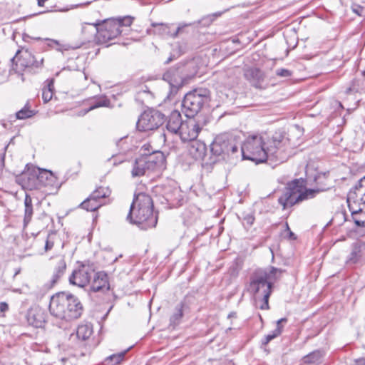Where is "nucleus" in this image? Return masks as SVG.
I'll list each match as a JSON object with an SVG mask.
<instances>
[{"label": "nucleus", "mask_w": 365, "mask_h": 365, "mask_svg": "<svg viewBox=\"0 0 365 365\" xmlns=\"http://www.w3.org/2000/svg\"><path fill=\"white\" fill-rule=\"evenodd\" d=\"M240 148L243 159L257 164L268 159L283 163L292 155L294 148L285 133L281 132L271 137L267 134L250 135Z\"/></svg>", "instance_id": "f257e3e1"}, {"label": "nucleus", "mask_w": 365, "mask_h": 365, "mask_svg": "<svg viewBox=\"0 0 365 365\" xmlns=\"http://www.w3.org/2000/svg\"><path fill=\"white\" fill-rule=\"evenodd\" d=\"M326 180V173H318L313 179L317 187L305 189L304 181L301 179H296L288 184L283 194L279 197L278 202L283 209H286L304 200L313 198L317 193L328 189Z\"/></svg>", "instance_id": "f03ea898"}, {"label": "nucleus", "mask_w": 365, "mask_h": 365, "mask_svg": "<svg viewBox=\"0 0 365 365\" xmlns=\"http://www.w3.org/2000/svg\"><path fill=\"white\" fill-rule=\"evenodd\" d=\"M153 202L150 195L143 192L135 195L127 215V220L140 225L144 230L155 227L158 217L153 215Z\"/></svg>", "instance_id": "7ed1b4c3"}, {"label": "nucleus", "mask_w": 365, "mask_h": 365, "mask_svg": "<svg viewBox=\"0 0 365 365\" xmlns=\"http://www.w3.org/2000/svg\"><path fill=\"white\" fill-rule=\"evenodd\" d=\"M49 311L58 319L71 321L81 317L83 307L76 296L66 292H58L51 297Z\"/></svg>", "instance_id": "20e7f679"}, {"label": "nucleus", "mask_w": 365, "mask_h": 365, "mask_svg": "<svg viewBox=\"0 0 365 365\" xmlns=\"http://www.w3.org/2000/svg\"><path fill=\"white\" fill-rule=\"evenodd\" d=\"M133 17L125 16L105 20L101 25L96 26L98 40L107 43L118 37L123 31V28L129 27L133 21Z\"/></svg>", "instance_id": "39448f33"}, {"label": "nucleus", "mask_w": 365, "mask_h": 365, "mask_svg": "<svg viewBox=\"0 0 365 365\" xmlns=\"http://www.w3.org/2000/svg\"><path fill=\"white\" fill-rule=\"evenodd\" d=\"M210 91L204 88H195L186 93L182 106L186 117H194L210 101Z\"/></svg>", "instance_id": "423d86ee"}, {"label": "nucleus", "mask_w": 365, "mask_h": 365, "mask_svg": "<svg viewBox=\"0 0 365 365\" xmlns=\"http://www.w3.org/2000/svg\"><path fill=\"white\" fill-rule=\"evenodd\" d=\"M265 274L256 270L250 277L248 287L249 292L253 295L255 301H262L259 307L261 309H269V298L272 293V287L269 282L265 281Z\"/></svg>", "instance_id": "0eeeda50"}, {"label": "nucleus", "mask_w": 365, "mask_h": 365, "mask_svg": "<svg viewBox=\"0 0 365 365\" xmlns=\"http://www.w3.org/2000/svg\"><path fill=\"white\" fill-rule=\"evenodd\" d=\"M163 161V155L162 153L145 155L137 158L135 160L131 170L132 177H141L144 175L147 171L155 170Z\"/></svg>", "instance_id": "6e6552de"}, {"label": "nucleus", "mask_w": 365, "mask_h": 365, "mask_svg": "<svg viewBox=\"0 0 365 365\" xmlns=\"http://www.w3.org/2000/svg\"><path fill=\"white\" fill-rule=\"evenodd\" d=\"M184 70V66L172 68L163 74V80L168 82L170 86L168 98H173L188 79L189 76L183 74Z\"/></svg>", "instance_id": "1a4fd4ad"}, {"label": "nucleus", "mask_w": 365, "mask_h": 365, "mask_svg": "<svg viewBox=\"0 0 365 365\" xmlns=\"http://www.w3.org/2000/svg\"><path fill=\"white\" fill-rule=\"evenodd\" d=\"M165 115L156 110L144 111L139 117L136 126L140 131H149L157 129L164 122Z\"/></svg>", "instance_id": "9d476101"}, {"label": "nucleus", "mask_w": 365, "mask_h": 365, "mask_svg": "<svg viewBox=\"0 0 365 365\" xmlns=\"http://www.w3.org/2000/svg\"><path fill=\"white\" fill-rule=\"evenodd\" d=\"M93 332V326L91 324L78 325L76 329V336L78 339L77 346L80 350L74 354L76 357L84 356L90 353V341Z\"/></svg>", "instance_id": "9b49d317"}, {"label": "nucleus", "mask_w": 365, "mask_h": 365, "mask_svg": "<svg viewBox=\"0 0 365 365\" xmlns=\"http://www.w3.org/2000/svg\"><path fill=\"white\" fill-rule=\"evenodd\" d=\"M94 269L88 264H81L75 269L69 277V282L78 287L83 288L89 285L93 275Z\"/></svg>", "instance_id": "f8f14e48"}, {"label": "nucleus", "mask_w": 365, "mask_h": 365, "mask_svg": "<svg viewBox=\"0 0 365 365\" xmlns=\"http://www.w3.org/2000/svg\"><path fill=\"white\" fill-rule=\"evenodd\" d=\"M38 168L27 164L24 170L17 177L16 180L24 188L36 189L38 188Z\"/></svg>", "instance_id": "ddd939ff"}, {"label": "nucleus", "mask_w": 365, "mask_h": 365, "mask_svg": "<svg viewBox=\"0 0 365 365\" xmlns=\"http://www.w3.org/2000/svg\"><path fill=\"white\" fill-rule=\"evenodd\" d=\"M355 194H348L347 203L355 224L359 227H365V204L359 202Z\"/></svg>", "instance_id": "4468645a"}, {"label": "nucleus", "mask_w": 365, "mask_h": 365, "mask_svg": "<svg viewBox=\"0 0 365 365\" xmlns=\"http://www.w3.org/2000/svg\"><path fill=\"white\" fill-rule=\"evenodd\" d=\"M187 118L178 135L183 142L195 140L202 129L196 119L193 117Z\"/></svg>", "instance_id": "2eb2a0df"}, {"label": "nucleus", "mask_w": 365, "mask_h": 365, "mask_svg": "<svg viewBox=\"0 0 365 365\" xmlns=\"http://www.w3.org/2000/svg\"><path fill=\"white\" fill-rule=\"evenodd\" d=\"M365 259V242L357 241L351 246L350 253L346 257V264L347 265H354L362 264Z\"/></svg>", "instance_id": "dca6fc26"}, {"label": "nucleus", "mask_w": 365, "mask_h": 365, "mask_svg": "<svg viewBox=\"0 0 365 365\" xmlns=\"http://www.w3.org/2000/svg\"><path fill=\"white\" fill-rule=\"evenodd\" d=\"M90 290L93 292H105L110 289L108 277L104 272L94 271L91 282L89 283Z\"/></svg>", "instance_id": "f3484780"}, {"label": "nucleus", "mask_w": 365, "mask_h": 365, "mask_svg": "<svg viewBox=\"0 0 365 365\" xmlns=\"http://www.w3.org/2000/svg\"><path fill=\"white\" fill-rule=\"evenodd\" d=\"M152 25L155 28V34L160 35L163 37L175 38L178 36V34L182 31V29L187 26H190L191 24H180L174 31H172V25L170 24H153Z\"/></svg>", "instance_id": "a211bd4d"}, {"label": "nucleus", "mask_w": 365, "mask_h": 365, "mask_svg": "<svg viewBox=\"0 0 365 365\" xmlns=\"http://www.w3.org/2000/svg\"><path fill=\"white\" fill-rule=\"evenodd\" d=\"M184 121L182 119L181 113L178 110H175L172 111L168 118L166 124L167 131L178 135Z\"/></svg>", "instance_id": "6ab92c4d"}, {"label": "nucleus", "mask_w": 365, "mask_h": 365, "mask_svg": "<svg viewBox=\"0 0 365 365\" xmlns=\"http://www.w3.org/2000/svg\"><path fill=\"white\" fill-rule=\"evenodd\" d=\"M245 76L250 83L257 88H262L264 81V73L257 68H250L245 71Z\"/></svg>", "instance_id": "aec40b11"}, {"label": "nucleus", "mask_w": 365, "mask_h": 365, "mask_svg": "<svg viewBox=\"0 0 365 365\" xmlns=\"http://www.w3.org/2000/svg\"><path fill=\"white\" fill-rule=\"evenodd\" d=\"M41 187L58 188V182L56 177L49 170L39 169L38 188Z\"/></svg>", "instance_id": "412c9836"}, {"label": "nucleus", "mask_w": 365, "mask_h": 365, "mask_svg": "<svg viewBox=\"0 0 365 365\" xmlns=\"http://www.w3.org/2000/svg\"><path fill=\"white\" fill-rule=\"evenodd\" d=\"M164 198L171 207L180 206L183 201L182 194L178 187L168 188L164 193Z\"/></svg>", "instance_id": "4be33fe9"}, {"label": "nucleus", "mask_w": 365, "mask_h": 365, "mask_svg": "<svg viewBox=\"0 0 365 365\" xmlns=\"http://www.w3.org/2000/svg\"><path fill=\"white\" fill-rule=\"evenodd\" d=\"M230 135L222 134L215 138L211 145V151L215 155H224L226 150L227 143L229 140Z\"/></svg>", "instance_id": "5701e85b"}, {"label": "nucleus", "mask_w": 365, "mask_h": 365, "mask_svg": "<svg viewBox=\"0 0 365 365\" xmlns=\"http://www.w3.org/2000/svg\"><path fill=\"white\" fill-rule=\"evenodd\" d=\"M26 318L28 323L35 327H41L44 322L43 313L38 309H29Z\"/></svg>", "instance_id": "b1692460"}, {"label": "nucleus", "mask_w": 365, "mask_h": 365, "mask_svg": "<svg viewBox=\"0 0 365 365\" xmlns=\"http://www.w3.org/2000/svg\"><path fill=\"white\" fill-rule=\"evenodd\" d=\"M24 65L26 67H39L43 64V58L40 55H34L31 51H26L23 53Z\"/></svg>", "instance_id": "393cba45"}, {"label": "nucleus", "mask_w": 365, "mask_h": 365, "mask_svg": "<svg viewBox=\"0 0 365 365\" xmlns=\"http://www.w3.org/2000/svg\"><path fill=\"white\" fill-rule=\"evenodd\" d=\"M110 195V190L107 187H100L94 190L88 197H87L83 202V205H86L88 202L92 201L103 202V200L108 197Z\"/></svg>", "instance_id": "a878e982"}, {"label": "nucleus", "mask_w": 365, "mask_h": 365, "mask_svg": "<svg viewBox=\"0 0 365 365\" xmlns=\"http://www.w3.org/2000/svg\"><path fill=\"white\" fill-rule=\"evenodd\" d=\"M189 147V153L195 160L202 159L206 152V146L204 143L199 141H194Z\"/></svg>", "instance_id": "bb28decb"}, {"label": "nucleus", "mask_w": 365, "mask_h": 365, "mask_svg": "<svg viewBox=\"0 0 365 365\" xmlns=\"http://www.w3.org/2000/svg\"><path fill=\"white\" fill-rule=\"evenodd\" d=\"M24 207V227H26L31 222L34 214L32 198L27 193L25 195Z\"/></svg>", "instance_id": "cd10ccee"}, {"label": "nucleus", "mask_w": 365, "mask_h": 365, "mask_svg": "<svg viewBox=\"0 0 365 365\" xmlns=\"http://www.w3.org/2000/svg\"><path fill=\"white\" fill-rule=\"evenodd\" d=\"M66 269V264L63 259L60 258L56 267H54L53 275L51 277V285L55 284L59 279L64 274Z\"/></svg>", "instance_id": "c85d7f7f"}, {"label": "nucleus", "mask_w": 365, "mask_h": 365, "mask_svg": "<svg viewBox=\"0 0 365 365\" xmlns=\"http://www.w3.org/2000/svg\"><path fill=\"white\" fill-rule=\"evenodd\" d=\"M348 194H355L359 198V202L365 204V177L359 180Z\"/></svg>", "instance_id": "c756f323"}, {"label": "nucleus", "mask_w": 365, "mask_h": 365, "mask_svg": "<svg viewBox=\"0 0 365 365\" xmlns=\"http://www.w3.org/2000/svg\"><path fill=\"white\" fill-rule=\"evenodd\" d=\"M257 272H261L265 274V281L270 283V286L272 287V284L274 282H276L282 272L280 269H277L274 267H270L269 270L267 269H258Z\"/></svg>", "instance_id": "7c9ffc66"}, {"label": "nucleus", "mask_w": 365, "mask_h": 365, "mask_svg": "<svg viewBox=\"0 0 365 365\" xmlns=\"http://www.w3.org/2000/svg\"><path fill=\"white\" fill-rule=\"evenodd\" d=\"M323 356L324 354L321 351L316 350L305 356L303 358V361L304 364L317 365L322 362Z\"/></svg>", "instance_id": "2f4dec72"}, {"label": "nucleus", "mask_w": 365, "mask_h": 365, "mask_svg": "<svg viewBox=\"0 0 365 365\" xmlns=\"http://www.w3.org/2000/svg\"><path fill=\"white\" fill-rule=\"evenodd\" d=\"M93 101V104L85 110L84 114L99 107H108L110 103V101L104 96L96 98Z\"/></svg>", "instance_id": "473e14b6"}, {"label": "nucleus", "mask_w": 365, "mask_h": 365, "mask_svg": "<svg viewBox=\"0 0 365 365\" xmlns=\"http://www.w3.org/2000/svg\"><path fill=\"white\" fill-rule=\"evenodd\" d=\"M127 351H123L117 354H112L109 356H108L105 362L106 365H117L121 363L125 358V355L126 354Z\"/></svg>", "instance_id": "72a5a7b5"}, {"label": "nucleus", "mask_w": 365, "mask_h": 365, "mask_svg": "<svg viewBox=\"0 0 365 365\" xmlns=\"http://www.w3.org/2000/svg\"><path fill=\"white\" fill-rule=\"evenodd\" d=\"M53 81L51 80L48 85L42 89V98L44 103L48 102L53 97Z\"/></svg>", "instance_id": "f704fd0d"}, {"label": "nucleus", "mask_w": 365, "mask_h": 365, "mask_svg": "<svg viewBox=\"0 0 365 365\" xmlns=\"http://www.w3.org/2000/svg\"><path fill=\"white\" fill-rule=\"evenodd\" d=\"M35 115V111L30 109L28 105H26L23 108L19 110L16 115L18 119H26Z\"/></svg>", "instance_id": "c9c22d12"}, {"label": "nucleus", "mask_w": 365, "mask_h": 365, "mask_svg": "<svg viewBox=\"0 0 365 365\" xmlns=\"http://www.w3.org/2000/svg\"><path fill=\"white\" fill-rule=\"evenodd\" d=\"M182 304H179L175 307V312L170 317V322L173 325L178 324L183 316Z\"/></svg>", "instance_id": "e433bc0d"}, {"label": "nucleus", "mask_w": 365, "mask_h": 365, "mask_svg": "<svg viewBox=\"0 0 365 365\" xmlns=\"http://www.w3.org/2000/svg\"><path fill=\"white\" fill-rule=\"evenodd\" d=\"M282 326H277L274 330L264 336V339L262 340V344L266 345L270 341L279 336L282 331Z\"/></svg>", "instance_id": "4c0bfd02"}, {"label": "nucleus", "mask_w": 365, "mask_h": 365, "mask_svg": "<svg viewBox=\"0 0 365 365\" xmlns=\"http://www.w3.org/2000/svg\"><path fill=\"white\" fill-rule=\"evenodd\" d=\"M103 205V202H98V201H92L91 202H88L86 205H83V202L80 205V206L86 210L87 211H96L98 210L100 207H101Z\"/></svg>", "instance_id": "58836bf2"}, {"label": "nucleus", "mask_w": 365, "mask_h": 365, "mask_svg": "<svg viewBox=\"0 0 365 365\" xmlns=\"http://www.w3.org/2000/svg\"><path fill=\"white\" fill-rule=\"evenodd\" d=\"M359 81H358V80L353 81L351 83V85L346 89V93L350 94V93L359 92Z\"/></svg>", "instance_id": "ea45409f"}, {"label": "nucleus", "mask_w": 365, "mask_h": 365, "mask_svg": "<svg viewBox=\"0 0 365 365\" xmlns=\"http://www.w3.org/2000/svg\"><path fill=\"white\" fill-rule=\"evenodd\" d=\"M276 75L280 77H289L292 71L286 68H278L276 70Z\"/></svg>", "instance_id": "a19ab883"}, {"label": "nucleus", "mask_w": 365, "mask_h": 365, "mask_svg": "<svg viewBox=\"0 0 365 365\" xmlns=\"http://www.w3.org/2000/svg\"><path fill=\"white\" fill-rule=\"evenodd\" d=\"M53 245H54L53 241H52L50 239V237H48L46 240V242H45V246H44L45 251L46 252L50 251L53 248Z\"/></svg>", "instance_id": "79ce46f5"}, {"label": "nucleus", "mask_w": 365, "mask_h": 365, "mask_svg": "<svg viewBox=\"0 0 365 365\" xmlns=\"http://www.w3.org/2000/svg\"><path fill=\"white\" fill-rule=\"evenodd\" d=\"M234 142V138H232L231 136H230L229 138V140L227 143V148H226V150H225V153L224 155H230V150H231V146L232 145Z\"/></svg>", "instance_id": "37998d69"}, {"label": "nucleus", "mask_w": 365, "mask_h": 365, "mask_svg": "<svg viewBox=\"0 0 365 365\" xmlns=\"http://www.w3.org/2000/svg\"><path fill=\"white\" fill-rule=\"evenodd\" d=\"M8 309L9 305L6 302H0V316H3Z\"/></svg>", "instance_id": "c03bdc74"}, {"label": "nucleus", "mask_w": 365, "mask_h": 365, "mask_svg": "<svg viewBox=\"0 0 365 365\" xmlns=\"http://www.w3.org/2000/svg\"><path fill=\"white\" fill-rule=\"evenodd\" d=\"M125 140V138H122L119 139L116 143L117 146L119 147L120 149L122 150L123 151H125L126 150V148L124 147Z\"/></svg>", "instance_id": "a18cd8bd"}, {"label": "nucleus", "mask_w": 365, "mask_h": 365, "mask_svg": "<svg viewBox=\"0 0 365 365\" xmlns=\"http://www.w3.org/2000/svg\"><path fill=\"white\" fill-rule=\"evenodd\" d=\"M231 148V150H230V155H235L238 153L239 151V147L238 145L235 143V142L234 141L232 146L230 147Z\"/></svg>", "instance_id": "49530a36"}, {"label": "nucleus", "mask_w": 365, "mask_h": 365, "mask_svg": "<svg viewBox=\"0 0 365 365\" xmlns=\"http://www.w3.org/2000/svg\"><path fill=\"white\" fill-rule=\"evenodd\" d=\"M244 220L249 226H251L255 221V217L252 215H248L245 217Z\"/></svg>", "instance_id": "de8ad7c7"}, {"label": "nucleus", "mask_w": 365, "mask_h": 365, "mask_svg": "<svg viewBox=\"0 0 365 365\" xmlns=\"http://www.w3.org/2000/svg\"><path fill=\"white\" fill-rule=\"evenodd\" d=\"M355 365H365V359H359L355 361Z\"/></svg>", "instance_id": "09e8293b"}, {"label": "nucleus", "mask_w": 365, "mask_h": 365, "mask_svg": "<svg viewBox=\"0 0 365 365\" xmlns=\"http://www.w3.org/2000/svg\"><path fill=\"white\" fill-rule=\"evenodd\" d=\"M68 358L62 357V358L59 360V362L61 364V365H66V364L68 362Z\"/></svg>", "instance_id": "8fccbe9b"}, {"label": "nucleus", "mask_w": 365, "mask_h": 365, "mask_svg": "<svg viewBox=\"0 0 365 365\" xmlns=\"http://www.w3.org/2000/svg\"><path fill=\"white\" fill-rule=\"evenodd\" d=\"M287 322V319H286V318H282V319H279V320L277 321V326H282V325H281V323H282V322Z\"/></svg>", "instance_id": "3c124183"}, {"label": "nucleus", "mask_w": 365, "mask_h": 365, "mask_svg": "<svg viewBox=\"0 0 365 365\" xmlns=\"http://www.w3.org/2000/svg\"><path fill=\"white\" fill-rule=\"evenodd\" d=\"M47 0H37L38 1V5L39 6H43L44 5V3L45 1H46Z\"/></svg>", "instance_id": "603ef678"}, {"label": "nucleus", "mask_w": 365, "mask_h": 365, "mask_svg": "<svg viewBox=\"0 0 365 365\" xmlns=\"http://www.w3.org/2000/svg\"><path fill=\"white\" fill-rule=\"evenodd\" d=\"M289 239H296L294 234L290 230L289 231Z\"/></svg>", "instance_id": "864d4df0"}, {"label": "nucleus", "mask_w": 365, "mask_h": 365, "mask_svg": "<svg viewBox=\"0 0 365 365\" xmlns=\"http://www.w3.org/2000/svg\"><path fill=\"white\" fill-rule=\"evenodd\" d=\"M50 41L51 42V44H49V46H51L52 44H56V45H58V43L57 41H55V40H50Z\"/></svg>", "instance_id": "5fc2aeb1"}, {"label": "nucleus", "mask_w": 365, "mask_h": 365, "mask_svg": "<svg viewBox=\"0 0 365 365\" xmlns=\"http://www.w3.org/2000/svg\"><path fill=\"white\" fill-rule=\"evenodd\" d=\"M235 317V312H231L228 314V318H232V317Z\"/></svg>", "instance_id": "6e6d98bb"}, {"label": "nucleus", "mask_w": 365, "mask_h": 365, "mask_svg": "<svg viewBox=\"0 0 365 365\" xmlns=\"http://www.w3.org/2000/svg\"><path fill=\"white\" fill-rule=\"evenodd\" d=\"M285 227H286V230L287 231H290V229H289V225L287 222L285 223Z\"/></svg>", "instance_id": "4d7b16f0"}, {"label": "nucleus", "mask_w": 365, "mask_h": 365, "mask_svg": "<svg viewBox=\"0 0 365 365\" xmlns=\"http://www.w3.org/2000/svg\"><path fill=\"white\" fill-rule=\"evenodd\" d=\"M173 61V58L172 57H170L168 58V59L165 61V63H169L170 62H171Z\"/></svg>", "instance_id": "13d9d810"}, {"label": "nucleus", "mask_w": 365, "mask_h": 365, "mask_svg": "<svg viewBox=\"0 0 365 365\" xmlns=\"http://www.w3.org/2000/svg\"><path fill=\"white\" fill-rule=\"evenodd\" d=\"M162 135H163V136L164 138V141H165L166 140V134L165 133H163Z\"/></svg>", "instance_id": "bf43d9fd"}]
</instances>
